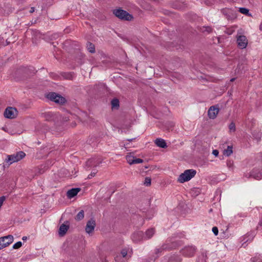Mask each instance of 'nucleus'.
Masks as SVG:
<instances>
[{
    "label": "nucleus",
    "mask_w": 262,
    "mask_h": 262,
    "mask_svg": "<svg viewBox=\"0 0 262 262\" xmlns=\"http://www.w3.org/2000/svg\"><path fill=\"white\" fill-rule=\"evenodd\" d=\"M196 173V171L194 169L186 170L184 173L179 176L178 181L181 183L188 181L195 176Z\"/></svg>",
    "instance_id": "f257e3e1"
},
{
    "label": "nucleus",
    "mask_w": 262,
    "mask_h": 262,
    "mask_svg": "<svg viewBox=\"0 0 262 262\" xmlns=\"http://www.w3.org/2000/svg\"><path fill=\"white\" fill-rule=\"evenodd\" d=\"M113 14L116 17L122 20L130 21L133 18L131 14L121 8L114 10Z\"/></svg>",
    "instance_id": "f03ea898"
},
{
    "label": "nucleus",
    "mask_w": 262,
    "mask_h": 262,
    "mask_svg": "<svg viewBox=\"0 0 262 262\" xmlns=\"http://www.w3.org/2000/svg\"><path fill=\"white\" fill-rule=\"evenodd\" d=\"M46 97L52 101L59 104H63L67 101L64 97L55 92H50L48 93Z\"/></svg>",
    "instance_id": "7ed1b4c3"
},
{
    "label": "nucleus",
    "mask_w": 262,
    "mask_h": 262,
    "mask_svg": "<svg viewBox=\"0 0 262 262\" xmlns=\"http://www.w3.org/2000/svg\"><path fill=\"white\" fill-rule=\"evenodd\" d=\"M26 156L25 153L23 151L17 152L13 155H8L6 159L7 162H9L10 164L13 163L18 162L23 159Z\"/></svg>",
    "instance_id": "20e7f679"
},
{
    "label": "nucleus",
    "mask_w": 262,
    "mask_h": 262,
    "mask_svg": "<svg viewBox=\"0 0 262 262\" xmlns=\"http://www.w3.org/2000/svg\"><path fill=\"white\" fill-rule=\"evenodd\" d=\"M18 111L15 107H8L4 112V116L9 119H13L17 116Z\"/></svg>",
    "instance_id": "39448f33"
},
{
    "label": "nucleus",
    "mask_w": 262,
    "mask_h": 262,
    "mask_svg": "<svg viewBox=\"0 0 262 262\" xmlns=\"http://www.w3.org/2000/svg\"><path fill=\"white\" fill-rule=\"evenodd\" d=\"M237 43L240 49H245L247 46L248 39L245 35H239L237 36Z\"/></svg>",
    "instance_id": "423d86ee"
},
{
    "label": "nucleus",
    "mask_w": 262,
    "mask_h": 262,
    "mask_svg": "<svg viewBox=\"0 0 262 262\" xmlns=\"http://www.w3.org/2000/svg\"><path fill=\"white\" fill-rule=\"evenodd\" d=\"M95 226V220L94 218H91L86 223V225L85 228L86 232L89 234L93 233L94 230Z\"/></svg>",
    "instance_id": "0eeeda50"
},
{
    "label": "nucleus",
    "mask_w": 262,
    "mask_h": 262,
    "mask_svg": "<svg viewBox=\"0 0 262 262\" xmlns=\"http://www.w3.org/2000/svg\"><path fill=\"white\" fill-rule=\"evenodd\" d=\"M177 246V244L175 243H172L170 244H163L160 248L157 249L156 250V254H157L160 252H162L164 250H171L172 249L175 248Z\"/></svg>",
    "instance_id": "6e6552de"
},
{
    "label": "nucleus",
    "mask_w": 262,
    "mask_h": 262,
    "mask_svg": "<svg viewBox=\"0 0 262 262\" xmlns=\"http://www.w3.org/2000/svg\"><path fill=\"white\" fill-rule=\"evenodd\" d=\"M195 252V249L192 246L185 247L181 250V253L183 255L186 256H192Z\"/></svg>",
    "instance_id": "1a4fd4ad"
},
{
    "label": "nucleus",
    "mask_w": 262,
    "mask_h": 262,
    "mask_svg": "<svg viewBox=\"0 0 262 262\" xmlns=\"http://www.w3.org/2000/svg\"><path fill=\"white\" fill-rule=\"evenodd\" d=\"M219 112V108L216 107L215 106H211L208 111V115L209 118L212 119H215L216 117Z\"/></svg>",
    "instance_id": "9d476101"
},
{
    "label": "nucleus",
    "mask_w": 262,
    "mask_h": 262,
    "mask_svg": "<svg viewBox=\"0 0 262 262\" xmlns=\"http://www.w3.org/2000/svg\"><path fill=\"white\" fill-rule=\"evenodd\" d=\"M80 190V188H72L67 191V196L68 199H71L75 196Z\"/></svg>",
    "instance_id": "9b49d317"
},
{
    "label": "nucleus",
    "mask_w": 262,
    "mask_h": 262,
    "mask_svg": "<svg viewBox=\"0 0 262 262\" xmlns=\"http://www.w3.org/2000/svg\"><path fill=\"white\" fill-rule=\"evenodd\" d=\"M69 228V225H66L64 224H62L59 228L58 233L59 235L61 236H62L65 235L67 233L68 229Z\"/></svg>",
    "instance_id": "f8f14e48"
},
{
    "label": "nucleus",
    "mask_w": 262,
    "mask_h": 262,
    "mask_svg": "<svg viewBox=\"0 0 262 262\" xmlns=\"http://www.w3.org/2000/svg\"><path fill=\"white\" fill-rule=\"evenodd\" d=\"M155 143L157 146L163 148H165L167 146L165 141L161 138H157L155 141Z\"/></svg>",
    "instance_id": "ddd939ff"
},
{
    "label": "nucleus",
    "mask_w": 262,
    "mask_h": 262,
    "mask_svg": "<svg viewBox=\"0 0 262 262\" xmlns=\"http://www.w3.org/2000/svg\"><path fill=\"white\" fill-rule=\"evenodd\" d=\"M143 237V233L142 231H138L134 233L132 236V239L134 242L140 241Z\"/></svg>",
    "instance_id": "4468645a"
},
{
    "label": "nucleus",
    "mask_w": 262,
    "mask_h": 262,
    "mask_svg": "<svg viewBox=\"0 0 262 262\" xmlns=\"http://www.w3.org/2000/svg\"><path fill=\"white\" fill-rule=\"evenodd\" d=\"M1 238H4L2 241H1V244H6L7 243H9V245H10L13 242V236L12 235H8L2 237Z\"/></svg>",
    "instance_id": "2eb2a0df"
},
{
    "label": "nucleus",
    "mask_w": 262,
    "mask_h": 262,
    "mask_svg": "<svg viewBox=\"0 0 262 262\" xmlns=\"http://www.w3.org/2000/svg\"><path fill=\"white\" fill-rule=\"evenodd\" d=\"M101 162L96 161L95 159H91L88 160L86 162V165L89 167H96Z\"/></svg>",
    "instance_id": "dca6fc26"
},
{
    "label": "nucleus",
    "mask_w": 262,
    "mask_h": 262,
    "mask_svg": "<svg viewBox=\"0 0 262 262\" xmlns=\"http://www.w3.org/2000/svg\"><path fill=\"white\" fill-rule=\"evenodd\" d=\"M221 11L228 19H231L232 18V16H231L232 13L230 9L227 8L223 9Z\"/></svg>",
    "instance_id": "f3484780"
},
{
    "label": "nucleus",
    "mask_w": 262,
    "mask_h": 262,
    "mask_svg": "<svg viewBox=\"0 0 262 262\" xmlns=\"http://www.w3.org/2000/svg\"><path fill=\"white\" fill-rule=\"evenodd\" d=\"M182 260L181 258L178 255L171 256L168 260V262H181Z\"/></svg>",
    "instance_id": "a211bd4d"
},
{
    "label": "nucleus",
    "mask_w": 262,
    "mask_h": 262,
    "mask_svg": "<svg viewBox=\"0 0 262 262\" xmlns=\"http://www.w3.org/2000/svg\"><path fill=\"white\" fill-rule=\"evenodd\" d=\"M111 104L112 108H118L119 107V101L117 98H114L111 101Z\"/></svg>",
    "instance_id": "6ab92c4d"
},
{
    "label": "nucleus",
    "mask_w": 262,
    "mask_h": 262,
    "mask_svg": "<svg viewBox=\"0 0 262 262\" xmlns=\"http://www.w3.org/2000/svg\"><path fill=\"white\" fill-rule=\"evenodd\" d=\"M232 146H228L227 148L224 150L223 154L224 155L229 157L232 154Z\"/></svg>",
    "instance_id": "aec40b11"
},
{
    "label": "nucleus",
    "mask_w": 262,
    "mask_h": 262,
    "mask_svg": "<svg viewBox=\"0 0 262 262\" xmlns=\"http://www.w3.org/2000/svg\"><path fill=\"white\" fill-rule=\"evenodd\" d=\"M135 156L133 155L132 153H129L126 156V159L127 162L130 165H133V161L134 160Z\"/></svg>",
    "instance_id": "412c9836"
},
{
    "label": "nucleus",
    "mask_w": 262,
    "mask_h": 262,
    "mask_svg": "<svg viewBox=\"0 0 262 262\" xmlns=\"http://www.w3.org/2000/svg\"><path fill=\"white\" fill-rule=\"evenodd\" d=\"M84 216V212L83 210H81L79 213L76 215L75 217V219L76 221H81L83 219Z\"/></svg>",
    "instance_id": "4be33fe9"
},
{
    "label": "nucleus",
    "mask_w": 262,
    "mask_h": 262,
    "mask_svg": "<svg viewBox=\"0 0 262 262\" xmlns=\"http://www.w3.org/2000/svg\"><path fill=\"white\" fill-rule=\"evenodd\" d=\"M88 50L91 53H94L95 52V48L93 43L88 42Z\"/></svg>",
    "instance_id": "5701e85b"
},
{
    "label": "nucleus",
    "mask_w": 262,
    "mask_h": 262,
    "mask_svg": "<svg viewBox=\"0 0 262 262\" xmlns=\"http://www.w3.org/2000/svg\"><path fill=\"white\" fill-rule=\"evenodd\" d=\"M250 176L251 177H253L254 179H255L256 180H259V179H261L262 174L259 172L255 173L254 171H253L251 172Z\"/></svg>",
    "instance_id": "b1692460"
},
{
    "label": "nucleus",
    "mask_w": 262,
    "mask_h": 262,
    "mask_svg": "<svg viewBox=\"0 0 262 262\" xmlns=\"http://www.w3.org/2000/svg\"><path fill=\"white\" fill-rule=\"evenodd\" d=\"M62 76L66 79L72 80L73 78V75L71 73H63Z\"/></svg>",
    "instance_id": "393cba45"
},
{
    "label": "nucleus",
    "mask_w": 262,
    "mask_h": 262,
    "mask_svg": "<svg viewBox=\"0 0 262 262\" xmlns=\"http://www.w3.org/2000/svg\"><path fill=\"white\" fill-rule=\"evenodd\" d=\"M146 235L148 238H150L155 233V229L154 228H150L148 229L146 231Z\"/></svg>",
    "instance_id": "a878e982"
},
{
    "label": "nucleus",
    "mask_w": 262,
    "mask_h": 262,
    "mask_svg": "<svg viewBox=\"0 0 262 262\" xmlns=\"http://www.w3.org/2000/svg\"><path fill=\"white\" fill-rule=\"evenodd\" d=\"M239 11L244 14L248 15L249 14V10L246 8H240Z\"/></svg>",
    "instance_id": "bb28decb"
},
{
    "label": "nucleus",
    "mask_w": 262,
    "mask_h": 262,
    "mask_svg": "<svg viewBox=\"0 0 262 262\" xmlns=\"http://www.w3.org/2000/svg\"><path fill=\"white\" fill-rule=\"evenodd\" d=\"M133 164L142 163L143 162V160L140 158H137L135 157L134 160L132 161Z\"/></svg>",
    "instance_id": "cd10ccee"
},
{
    "label": "nucleus",
    "mask_w": 262,
    "mask_h": 262,
    "mask_svg": "<svg viewBox=\"0 0 262 262\" xmlns=\"http://www.w3.org/2000/svg\"><path fill=\"white\" fill-rule=\"evenodd\" d=\"M229 128L230 131L235 132L236 129L235 124L234 122H231L229 125Z\"/></svg>",
    "instance_id": "c85d7f7f"
},
{
    "label": "nucleus",
    "mask_w": 262,
    "mask_h": 262,
    "mask_svg": "<svg viewBox=\"0 0 262 262\" xmlns=\"http://www.w3.org/2000/svg\"><path fill=\"white\" fill-rule=\"evenodd\" d=\"M22 246V243L21 242H18L13 245V248L15 249L20 248Z\"/></svg>",
    "instance_id": "c756f323"
},
{
    "label": "nucleus",
    "mask_w": 262,
    "mask_h": 262,
    "mask_svg": "<svg viewBox=\"0 0 262 262\" xmlns=\"http://www.w3.org/2000/svg\"><path fill=\"white\" fill-rule=\"evenodd\" d=\"M146 186H149L151 184V179L149 177H146L145 179L144 183Z\"/></svg>",
    "instance_id": "7c9ffc66"
},
{
    "label": "nucleus",
    "mask_w": 262,
    "mask_h": 262,
    "mask_svg": "<svg viewBox=\"0 0 262 262\" xmlns=\"http://www.w3.org/2000/svg\"><path fill=\"white\" fill-rule=\"evenodd\" d=\"M24 73L26 74V76H29L30 75L29 73H30V70L27 68H23L21 69Z\"/></svg>",
    "instance_id": "2f4dec72"
},
{
    "label": "nucleus",
    "mask_w": 262,
    "mask_h": 262,
    "mask_svg": "<svg viewBox=\"0 0 262 262\" xmlns=\"http://www.w3.org/2000/svg\"><path fill=\"white\" fill-rule=\"evenodd\" d=\"M121 254L123 257H125L127 254V250L126 249H123L121 251Z\"/></svg>",
    "instance_id": "473e14b6"
},
{
    "label": "nucleus",
    "mask_w": 262,
    "mask_h": 262,
    "mask_svg": "<svg viewBox=\"0 0 262 262\" xmlns=\"http://www.w3.org/2000/svg\"><path fill=\"white\" fill-rule=\"evenodd\" d=\"M212 231L215 235H217L219 233L218 228L216 227H213L212 228Z\"/></svg>",
    "instance_id": "72a5a7b5"
},
{
    "label": "nucleus",
    "mask_w": 262,
    "mask_h": 262,
    "mask_svg": "<svg viewBox=\"0 0 262 262\" xmlns=\"http://www.w3.org/2000/svg\"><path fill=\"white\" fill-rule=\"evenodd\" d=\"M212 28L210 27H205V30L203 31H206L208 33H210V32H212Z\"/></svg>",
    "instance_id": "f704fd0d"
},
{
    "label": "nucleus",
    "mask_w": 262,
    "mask_h": 262,
    "mask_svg": "<svg viewBox=\"0 0 262 262\" xmlns=\"http://www.w3.org/2000/svg\"><path fill=\"white\" fill-rule=\"evenodd\" d=\"M219 151L216 149L213 150L212 151V154L215 157H217L219 155Z\"/></svg>",
    "instance_id": "c9c22d12"
},
{
    "label": "nucleus",
    "mask_w": 262,
    "mask_h": 262,
    "mask_svg": "<svg viewBox=\"0 0 262 262\" xmlns=\"http://www.w3.org/2000/svg\"><path fill=\"white\" fill-rule=\"evenodd\" d=\"M96 173L95 172H91L89 176H88V178L89 179H91L93 177H94Z\"/></svg>",
    "instance_id": "e433bc0d"
},
{
    "label": "nucleus",
    "mask_w": 262,
    "mask_h": 262,
    "mask_svg": "<svg viewBox=\"0 0 262 262\" xmlns=\"http://www.w3.org/2000/svg\"><path fill=\"white\" fill-rule=\"evenodd\" d=\"M259 227H261L262 229V220L258 223V226L257 227V229H258Z\"/></svg>",
    "instance_id": "4c0bfd02"
},
{
    "label": "nucleus",
    "mask_w": 262,
    "mask_h": 262,
    "mask_svg": "<svg viewBox=\"0 0 262 262\" xmlns=\"http://www.w3.org/2000/svg\"><path fill=\"white\" fill-rule=\"evenodd\" d=\"M34 10H35V8H34V7H31V9H30V12L31 13H33V12H34Z\"/></svg>",
    "instance_id": "58836bf2"
},
{
    "label": "nucleus",
    "mask_w": 262,
    "mask_h": 262,
    "mask_svg": "<svg viewBox=\"0 0 262 262\" xmlns=\"http://www.w3.org/2000/svg\"><path fill=\"white\" fill-rule=\"evenodd\" d=\"M50 18L51 19H59V18H56V17H50Z\"/></svg>",
    "instance_id": "ea45409f"
},
{
    "label": "nucleus",
    "mask_w": 262,
    "mask_h": 262,
    "mask_svg": "<svg viewBox=\"0 0 262 262\" xmlns=\"http://www.w3.org/2000/svg\"><path fill=\"white\" fill-rule=\"evenodd\" d=\"M259 29L262 31V21H261V23L260 24V26H259Z\"/></svg>",
    "instance_id": "a19ab883"
},
{
    "label": "nucleus",
    "mask_w": 262,
    "mask_h": 262,
    "mask_svg": "<svg viewBox=\"0 0 262 262\" xmlns=\"http://www.w3.org/2000/svg\"><path fill=\"white\" fill-rule=\"evenodd\" d=\"M27 238V236H23V238H22V239L23 241H25V240H26Z\"/></svg>",
    "instance_id": "79ce46f5"
},
{
    "label": "nucleus",
    "mask_w": 262,
    "mask_h": 262,
    "mask_svg": "<svg viewBox=\"0 0 262 262\" xmlns=\"http://www.w3.org/2000/svg\"><path fill=\"white\" fill-rule=\"evenodd\" d=\"M235 80V78H233L230 79L231 82H233Z\"/></svg>",
    "instance_id": "37998d69"
},
{
    "label": "nucleus",
    "mask_w": 262,
    "mask_h": 262,
    "mask_svg": "<svg viewBox=\"0 0 262 262\" xmlns=\"http://www.w3.org/2000/svg\"><path fill=\"white\" fill-rule=\"evenodd\" d=\"M135 138H134V139H127V141H129V142H131L132 141H133L134 140H135Z\"/></svg>",
    "instance_id": "c03bdc74"
},
{
    "label": "nucleus",
    "mask_w": 262,
    "mask_h": 262,
    "mask_svg": "<svg viewBox=\"0 0 262 262\" xmlns=\"http://www.w3.org/2000/svg\"><path fill=\"white\" fill-rule=\"evenodd\" d=\"M118 258V256H116L115 258V260L117 261V258Z\"/></svg>",
    "instance_id": "a18cd8bd"
},
{
    "label": "nucleus",
    "mask_w": 262,
    "mask_h": 262,
    "mask_svg": "<svg viewBox=\"0 0 262 262\" xmlns=\"http://www.w3.org/2000/svg\"><path fill=\"white\" fill-rule=\"evenodd\" d=\"M148 168V166H145V168L147 169V168Z\"/></svg>",
    "instance_id": "49530a36"
}]
</instances>
